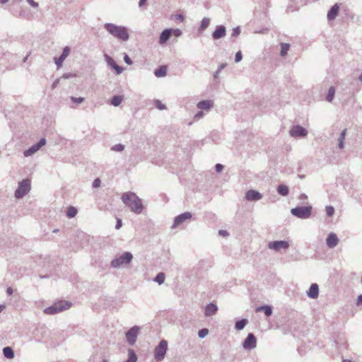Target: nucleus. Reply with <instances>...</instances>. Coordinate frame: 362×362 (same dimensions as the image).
Masks as SVG:
<instances>
[{
  "mask_svg": "<svg viewBox=\"0 0 362 362\" xmlns=\"http://www.w3.org/2000/svg\"><path fill=\"white\" fill-rule=\"evenodd\" d=\"M123 202L128 206L132 211L140 214L143 206L141 199L133 192H126L122 197Z\"/></svg>",
  "mask_w": 362,
  "mask_h": 362,
  "instance_id": "obj_1",
  "label": "nucleus"
},
{
  "mask_svg": "<svg viewBox=\"0 0 362 362\" xmlns=\"http://www.w3.org/2000/svg\"><path fill=\"white\" fill-rule=\"evenodd\" d=\"M105 28L111 35L119 40L126 41L129 38L127 29L124 27L117 26L112 23H106Z\"/></svg>",
  "mask_w": 362,
  "mask_h": 362,
  "instance_id": "obj_2",
  "label": "nucleus"
},
{
  "mask_svg": "<svg viewBox=\"0 0 362 362\" xmlns=\"http://www.w3.org/2000/svg\"><path fill=\"white\" fill-rule=\"evenodd\" d=\"M71 306V303L65 301V300H61L56 303H54L53 305L47 308L44 310V313L47 315H54L60 312H62L64 310H68Z\"/></svg>",
  "mask_w": 362,
  "mask_h": 362,
  "instance_id": "obj_3",
  "label": "nucleus"
},
{
  "mask_svg": "<svg viewBox=\"0 0 362 362\" xmlns=\"http://www.w3.org/2000/svg\"><path fill=\"white\" fill-rule=\"evenodd\" d=\"M291 213L295 216L300 218H308L311 215V207L310 206H300L291 209Z\"/></svg>",
  "mask_w": 362,
  "mask_h": 362,
  "instance_id": "obj_4",
  "label": "nucleus"
},
{
  "mask_svg": "<svg viewBox=\"0 0 362 362\" xmlns=\"http://www.w3.org/2000/svg\"><path fill=\"white\" fill-rule=\"evenodd\" d=\"M132 255L130 252H126L119 257L112 260L111 264L113 267H119L122 264H129L132 259Z\"/></svg>",
  "mask_w": 362,
  "mask_h": 362,
  "instance_id": "obj_5",
  "label": "nucleus"
},
{
  "mask_svg": "<svg viewBox=\"0 0 362 362\" xmlns=\"http://www.w3.org/2000/svg\"><path fill=\"white\" fill-rule=\"evenodd\" d=\"M167 349H168L167 341L165 340H162L155 349L154 354H155L156 359L158 361L163 360L165 357Z\"/></svg>",
  "mask_w": 362,
  "mask_h": 362,
  "instance_id": "obj_6",
  "label": "nucleus"
},
{
  "mask_svg": "<svg viewBox=\"0 0 362 362\" xmlns=\"http://www.w3.org/2000/svg\"><path fill=\"white\" fill-rule=\"evenodd\" d=\"M30 180H24L19 183L18 188L16 189L15 192V196L16 198L23 197L25 194H27L30 191Z\"/></svg>",
  "mask_w": 362,
  "mask_h": 362,
  "instance_id": "obj_7",
  "label": "nucleus"
},
{
  "mask_svg": "<svg viewBox=\"0 0 362 362\" xmlns=\"http://www.w3.org/2000/svg\"><path fill=\"white\" fill-rule=\"evenodd\" d=\"M269 248L274 250L275 251H280L281 250H286L289 247V243L285 240L270 242L268 245Z\"/></svg>",
  "mask_w": 362,
  "mask_h": 362,
  "instance_id": "obj_8",
  "label": "nucleus"
},
{
  "mask_svg": "<svg viewBox=\"0 0 362 362\" xmlns=\"http://www.w3.org/2000/svg\"><path fill=\"white\" fill-rule=\"evenodd\" d=\"M139 327L134 326L132 327L127 333L126 337L129 344H134L136 341Z\"/></svg>",
  "mask_w": 362,
  "mask_h": 362,
  "instance_id": "obj_9",
  "label": "nucleus"
},
{
  "mask_svg": "<svg viewBox=\"0 0 362 362\" xmlns=\"http://www.w3.org/2000/svg\"><path fill=\"white\" fill-rule=\"evenodd\" d=\"M46 144L45 139L42 138L40 140L39 143L33 145L29 149L24 151V156L25 157L30 156L33 155L34 153L37 152L42 146H45Z\"/></svg>",
  "mask_w": 362,
  "mask_h": 362,
  "instance_id": "obj_10",
  "label": "nucleus"
},
{
  "mask_svg": "<svg viewBox=\"0 0 362 362\" xmlns=\"http://www.w3.org/2000/svg\"><path fill=\"white\" fill-rule=\"evenodd\" d=\"M192 218V214L189 212H185L177 216L174 221V223L172 228H175L182 224L185 221L189 220Z\"/></svg>",
  "mask_w": 362,
  "mask_h": 362,
  "instance_id": "obj_11",
  "label": "nucleus"
},
{
  "mask_svg": "<svg viewBox=\"0 0 362 362\" xmlns=\"http://www.w3.org/2000/svg\"><path fill=\"white\" fill-rule=\"evenodd\" d=\"M257 340L253 334H249L245 339L243 346L246 349H252L256 346Z\"/></svg>",
  "mask_w": 362,
  "mask_h": 362,
  "instance_id": "obj_12",
  "label": "nucleus"
},
{
  "mask_svg": "<svg viewBox=\"0 0 362 362\" xmlns=\"http://www.w3.org/2000/svg\"><path fill=\"white\" fill-rule=\"evenodd\" d=\"M105 58L107 64L110 66L113 69H115L117 74H119L122 72L123 68L118 66L112 57L105 54Z\"/></svg>",
  "mask_w": 362,
  "mask_h": 362,
  "instance_id": "obj_13",
  "label": "nucleus"
},
{
  "mask_svg": "<svg viewBox=\"0 0 362 362\" xmlns=\"http://www.w3.org/2000/svg\"><path fill=\"white\" fill-rule=\"evenodd\" d=\"M290 134L293 136H305L307 134V131L300 126H294L291 129Z\"/></svg>",
  "mask_w": 362,
  "mask_h": 362,
  "instance_id": "obj_14",
  "label": "nucleus"
},
{
  "mask_svg": "<svg viewBox=\"0 0 362 362\" xmlns=\"http://www.w3.org/2000/svg\"><path fill=\"white\" fill-rule=\"evenodd\" d=\"M339 243V239L335 233H331L327 238V245L329 247H334Z\"/></svg>",
  "mask_w": 362,
  "mask_h": 362,
  "instance_id": "obj_15",
  "label": "nucleus"
},
{
  "mask_svg": "<svg viewBox=\"0 0 362 362\" xmlns=\"http://www.w3.org/2000/svg\"><path fill=\"white\" fill-rule=\"evenodd\" d=\"M245 197L249 201H255L260 199L262 198V195L255 190H249L246 193Z\"/></svg>",
  "mask_w": 362,
  "mask_h": 362,
  "instance_id": "obj_16",
  "label": "nucleus"
},
{
  "mask_svg": "<svg viewBox=\"0 0 362 362\" xmlns=\"http://www.w3.org/2000/svg\"><path fill=\"white\" fill-rule=\"evenodd\" d=\"M339 11V4H336L334 5L332 8L327 13V18L329 21L334 20L336 16L338 15Z\"/></svg>",
  "mask_w": 362,
  "mask_h": 362,
  "instance_id": "obj_17",
  "label": "nucleus"
},
{
  "mask_svg": "<svg viewBox=\"0 0 362 362\" xmlns=\"http://www.w3.org/2000/svg\"><path fill=\"white\" fill-rule=\"evenodd\" d=\"M319 289L317 284H313L309 291H308V296L311 298H316L318 296Z\"/></svg>",
  "mask_w": 362,
  "mask_h": 362,
  "instance_id": "obj_18",
  "label": "nucleus"
},
{
  "mask_svg": "<svg viewBox=\"0 0 362 362\" xmlns=\"http://www.w3.org/2000/svg\"><path fill=\"white\" fill-rule=\"evenodd\" d=\"M170 30L165 29L164 30L162 33L160 34V38H159V43L160 45L165 44L168 40L170 37Z\"/></svg>",
  "mask_w": 362,
  "mask_h": 362,
  "instance_id": "obj_19",
  "label": "nucleus"
},
{
  "mask_svg": "<svg viewBox=\"0 0 362 362\" xmlns=\"http://www.w3.org/2000/svg\"><path fill=\"white\" fill-rule=\"evenodd\" d=\"M226 34V30L224 26H219L216 28V30L213 33V37L214 39H219L223 37Z\"/></svg>",
  "mask_w": 362,
  "mask_h": 362,
  "instance_id": "obj_20",
  "label": "nucleus"
},
{
  "mask_svg": "<svg viewBox=\"0 0 362 362\" xmlns=\"http://www.w3.org/2000/svg\"><path fill=\"white\" fill-rule=\"evenodd\" d=\"M213 105L211 100H203L197 104V107L202 110H209Z\"/></svg>",
  "mask_w": 362,
  "mask_h": 362,
  "instance_id": "obj_21",
  "label": "nucleus"
},
{
  "mask_svg": "<svg viewBox=\"0 0 362 362\" xmlns=\"http://www.w3.org/2000/svg\"><path fill=\"white\" fill-rule=\"evenodd\" d=\"M217 310V307L216 305L211 303L208 305L205 308V315L206 316H211L214 315Z\"/></svg>",
  "mask_w": 362,
  "mask_h": 362,
  "instance_id": "obj_22",
  "label": "nucleus"
},
{
  "mask_svg": "<svg viewBox=\"0 0 362 362\" xmlns=\"http://www.w3.org/2000/svg\"><path fill=\"white\" fill-rule=\"evenodd\" d=\"M262 311L267 316H270L272 313V308L269 305H264L261 307H258L256 309V312Z\"/></svg>",
  "mask_w": 362,
  "mask_h": 362,
  "instance_id": "obj_23",
  "label": "nucleus"
},
{
  "mask_svg": "<svg viewBox=\"0 0 362 362\" xmlns=\"http://www.w3.org/2000/svg\"><path fill=\"white\" fill-rule=\"evenodd\" d=\"M167 73V67L165 66H161L159 69H156L154 72L157 77L165 76Z\"/></svg>",
  "mask_w": 362,
  "mask_h": 362,
  "instance_id": "obj_24",
  "label": "nucleus"
},
{
  "mask_svg": "<svg viewBox=\"0 0 362 362\" xmlns=\"http://www.w3.org/2000/svg\"><path fill=\"white\" fill-rule=\"evenodd\" d=\"M4 355L5 357L8 358H13L14 357V354L12 349L9 346H6L3 349Z\"/></svg>",
  "mask_w": 362,
  "mask_h": 362,
  "instance_id": "obj_25",
  "label": "nucleus"
},
{
  "mask_svg": "<svg viewBox=\"0 0 362 362\" xmlns=\"http://www.w3.org/2000/svg\"><path fill=\"white\" fill-rule=\"evenodd\" d=\"M278 192L282 196H286L288 194V188L286 185H281L278 187Z\"/></svg>",
  "mask_w": 362,
  "mask_h": 362,
  "instance_id": "obj_26",
  "label": "nucleus"
},
{
  "mask_svg": "<svg viewBox=\"0 0 362 362\" xmlns=\"http://www.w3.org/2000/svg\"><path fill=\"white\" fill-rule=\"evenodd\" d=\"M77 214V209L74 206H70L67 209L66 216L69 218H73Z\"/></svg>",
  "mask_w": 362,
  "mask_h": 362,
  "instance_id": "obj_27",
  "label": "nucleus"
},
{
  "mask_svg": "<svg viewBox=\"0 0 362 362\" xmlns=\"http://www.w3.org/2000/svg\"><path fill=\"white\" fill-rule=\"evenodd\" d=\"M122 96L115 95L112 98L111 104L114 106H118L122 103Z\"/></svg>",
  "mask_w": 362,
  "mask_h": 362,
  "instance_id": "obj_28",
  "label": "nucleus"
},
{
  "mask_svg": "<svg viewBox=\"0 0 362 362\" xmlns=\"http://www.w3.org/2000/svg\"><path fill=\"white\" fill-rule=\"evenodd\" d=\"M335 94V88L332 86L329 88L328 94L327 95V100L329 102H332Z\"/></svg>",
  "mask_w": 362,
  "mask_h": 362,
  "instance_id": "obj_29",
  "label": "nucleus"
},
{
  "mask_svg": "<svg viewBox=\"0 0 362 362\" xmlns=\"http://www.w3.org/2000/svg\"><path fill=\"white\" fill-rule=\"evenodd\" d=\"M290 48L289 44L287 43H283L281 46V55L285 56L287 54V52Z\"/></svg>",
  "mask_w": 362,
  "mask_h": 362,
  "instance_id": "obj_30",
  "label": "nucleus"
},
{
  "mask_svg": "<svg viewBox=\"0 0 362 362\" xmlns=\"http://www.w3.org/2000/svg\"><path fill=\"white\" fill-rule=\"evenodd\" d=\"M246 324H247L246 320H239L235 323V328L238 330H240L244 328V327L245 326Z\"/></svg>",
  "mask_w": 362,
  "mask_h": 362,
  "instance_id": "obj_31",
  "label": "nucleus"
},
{
  "mask_svg": "<svg viewBox=\"0 0 362 362\" xmlns=\"http://www.w3.org/2000/svg\"><path fill=\"white\" fill-rule=\"evenodd\" d=\"M209 23H210V20L209 18H204L202 21L200 29L202 30H205L209 25Z\"/></svg>",
  "mask_w": 362,
  "mask_h": 362,
  "instance_id": "obj_32",
  "label": "nucleus"
},
{
  "mask_svg": "<svg viewBox=\"0 0 362 362\" xmlns=\"http://www.w3.org/2000/svg\"><path fill=\"white\" fill-rule=\"evenodd\" d=\"M155 281L159 284H161L165 281V274L163 273H159L155 278Z\"/></svg>",
  "mask_w": 362,
  "mask_h": 362,
  "instance_id": "obj_33",
  "label": "nucleus"
},
{
  "mask_svg": "<svg viewBox=\"0 0 362 362\" xmlns=\"http://www.w3.org/2000/svg\"><path fill=\"white\" fill-rule=\"evenodd\" d=\"M65 59L66 57L62 54L58 59H55V63L58 68H60L62 66V63Z\"/></svg>",
  "mask_w": 362,
  "mask_h": 362,
  "instance_id": "obj_34",
  "label": "nucleus"
},
{
  "mask_svg": "<svg viewBox=\"0 0 362 362\" xmlns=\"http://www.w3.org/2000/svg\"><path fill=\"white\" fill-rule=\"evenodd\" d=\"M325 211H326L327 215L329 217L332 216L334 213V207H332L331 206H326Z\"/></svg>",
  "mask_w": 362,
  "mask_h": 362,
  "instance_id": "obj_35",
  "label": "nucleus"
},
{
  "mask_svg": "<svg viewBox=\"0 0 362 362\" xmlns=\"http://www.w3.org/2000/svg\"><path fill=\"white\" fill-rule=\"evenodd\" d=\"M170 35L175 37H179L182 35V31L180 29H170Z\"/></svg>",
  "mask_w": 362,
  "mask_h": 362,
  "instance_id": "obj_36",
  "label": "nucleus"
},
{
  "mask_svg": "<svg viewBox=\"0 0 362 362\" xmlns=\"http://www.w3.org/2000/svg\"><path fill=\"white\" fill-rule=\"evenodd\" d=\"M209 333V330L206 328L202 329L199 331V337L201 338H204L205 336H206Z\"/></svg>",
  "mask_w": 362,
  "mask_h": 362,
  "instance_id": "obj_37",
  "label": "nucleus"
},
{
  "mask_svg": "<svg viewBox=\"0 0 362 362\" xmlns=\"http://www.w3.org/2000/svg\"><path fill=\"white\" fill-rule=\"evenodd\" d=\"M71 99L72 102H74L75 103H81L83 102V100H84V98L82 97H79V98L71 97Z\"/></svg>",
  "mask_w": 362,
  "mask_h": 362,
  "instance_id": "obj_38",
  "label": "nucleus"
},
{
  "mask_svg": "<svg viewBox=\"0 0 362 362\" xmlns=\"http://www.w3.org/2000/svg\"><path fill=\"white\" fill-rule=\"evenodd\" d=\"M156 107L159 110H163L165 108V106L159 100H156L155 102Z\"/></svg>",
  "mask_w": 362,
  "mask_h": 362,
  "instance_id": "obj_39",
  "label": "nucleus"
},
{
  "mask_svg": "<svg viewBox=\"0 0 362 362\" xmlns=\"http://www.w3.org/2000/svg\"><path fill=\"white\" fill-rule=\"evenodd\" d=\"M112 149L114 151H122V150H124V146L122 144H117V145L114 146L112 148Z\"/></svg>",
  "mask_w": 362,
  "mask_h": 362,
  "instance_id": "obj_40",
  "label": "nucleus"
},
{
  "mask_svg": "<svg viewBox=\"0 0 362 362\" xmlns=\"http://www.w3.org/2000/svg\"><path fill=\"white\" fill-rule=\"evenodd\" d=\"M242 53L240 51L238 52L235 54V62H239L242 59Z\"/></svg>",
  "mask_w": 362,
  "mask_h": 362,
  "instance_id": "obj_41",
  "label": "nucleus"
},
{
  "mask_svg": "<svg viewBox=\"0 0 362 362\" xmlns=\"http://www.w3.org/2000/svg\"><path fill=\"white\" fill-rule=\"evenodd\" d=\"M175 20H178L181 22H183L185 20L184 16L182 14H176L174 16Z\"/></svg>",
  "mask_w": 362,
  "mask_h": 362,
  "instance_id": "obj_42",
  "label": "nucleus"
},
{
  "mask_svg": "<svg viewBox=\"0 0 362 362\" xmlns=\"http://www.w3.org/2000/svg\"><path fill=\"white\" fill-rule=\"evenodd\" d=\"M69 52H70V49L68 47H66L64 48V50H63V52L62 54L64 57H66L69 54Z\"/></svg>",
  "mask_w": 362,
  "mask_h": 362,
  "instance_id": "obj_43",
  "label": "nucleus"
},
{
  "mask_svg": "<svg viewBox=\"0 0 362 362\" xmlns=\"http://www.w3.org/2000/svg\"><path fill=\"white\" fill-rule=\"evenodd\" d=\"M100 185V180L99 178H96L93 183V187H98Z\"/></svg>",
  "mask_w": 362,
  "mask_h": 362,
  "instance_id": "obj_44",
  "label": "nucleus"
},
{
  "mask_svg": "<svg viewBox=\"0 0 362 362\" xmlns=\"http://www.w3.org/2000/svg\"><path fill=\"white\" fill-rule=\"evenodd\" d=\"M124 60L129 65L132 64V62L131 59L129 57V56L127 54L124 55Z\"/></svg>",
  "mask_w": 362,
  "mask_h": 362,
  "instance_id": "obj_45",
  "label": "nucleus"
},
{
  "mask_svg": "<svg viewBox=\"0 0 362 362\" xmlns=\"http://www.w3.org/2000/svg\"><path fill=\"white\" fill-rule=\"evenodd\" d=\"M223 168V165H222L221 164H216V172L219 173L221 172Z\"/></svg>",
  "mask_w": 362,
  "mask_h": 362,
  "instance_id": "obj_46",
  "label": "nucleus"
},
{
  "mask_svg": "<svg viewBox=\"0 0 362 362\" xmlns=\"http://www.w3.org/2000/svg\"><path fill=\"white\" fill-rule=\"evenodd\" d=\"M240 33V30L239 28H236L235 29H233V34L232 35L233 36H237L238 35H239Z\"/></svg>",
  "mask_w": 362,
  "mask_h": 362,
  "instance_id": "obj_47",
  "label": "nucleus"
},
{
  "mask_svg": "<svg viewBox=\"0 0 362 362\" xmlns=\"http://www.w3.org/2000/svg\"><path fill=\"white\" fill-rule=\"evenodd\" d=\"M121 227H122V220L118 218L117 221V224H116L115 228L117 229H119Z\"/></svg>",
  "mask_w": 362,
  "mask_h": 362,
  "instance_id": "obj_48",
  "label": "nucleus"
},
{
  "mask_svg": "<svg viewBox=\"0 0 362 362\" xmlns=\"http://www.w3.org/2000/svg\"><path fill=\"white\" fill-rule=\"evenodd\" d=\"M27 1L33 7H37L38 5L34 0H27Z\"/></svg>",
  "mask_w": 362,
  "mask_h": 362,
  "instance_id": "obj_49",
  "label": "nucleus"
},
{
  "mask_svg": "<svg viewBox=\"0 0 362 362\" xmlns=\"http://www.w3.org/2000/svg\"><path fill=\"white\" fill-rule=\"evenodd\" d=\"M346 134V129H344L341 133L339 139H345Z\"/></svg>",
  "mask_w": 362,
  "mask_h": 362,
  "instance_id": "obj_50",
  "label": "nucleus"
},
{
  "mask_svg": "<svg viewBox=\"0 0 362 362\" xmlns=\"http://www.w3.org/2000/svg\"><path fill=\"white\" fill-rule=\"evenodd\" d=\"M344 139H339V147L340 148H344Z\"/></svg>",
  "mask_w": 362,
  "mask_h": 362,
  "instance_id": "obj_51",
  "label": "nucleus"
},
{
  "mask_svg": "<svg viewBox=\"0 0 362 362\" xmlns=\"http://www.w3.org/2000/svg\"><path fill=\"white\" fill-rule=\"evenodd\" d=\"M356 304H357L358 305H362V294H361V295H360V296L358 297Z\"/></svg>",
  "mask_w": 362,
  "mask_h": 362,
  "instance_id": "obj_52",
  "label": "nucleus"
},
{
  "mask_svg": "<svg viewBox=\"0 0 362 362\" xmlns=\"http://www.w3.org/2000/svg\"><path fill=\"white\" fill-rule=\"evenodd\" d=\"M203 116V112H198L196 115H195V118L197 119H199L200 117H202Z\"/></svg>",
  "mask_w": 362,
  "mask_h": 362,
  "instance_id": "obj_53",
  "label": "nucleus"
},
{
  "mask_svg": "<svg viewBox=\"0 0 362 362\" xmlns=\"http://www.w3.org/2000/svg\"><path fill=\"white\" fill-rule=\"evenodd\" d=\"M6 291L8 295H11L13 293V289L11 287H8Z\"/></svg>",
  "mask_w": 362,
  "mask_h": 362,
  "instance_id": "obj_54",
  "label": "nucleus"
},
{
  "mask_svg": "<svg viewBox=\"0 0 362 362\" xmlns=\"http://www.w3.org/2000/svg\"><path fill=\"white\" fill-rule=\"evenodd\" d=\"M146 0H140L139 1V6H141L144 5L146 3Z\"/></svg>",
  "mask_w": 362,
  "mask_h": 362,
  "instance_id": "obj_55",
  "label": "nucleus"
},
{
  "mask_svg": "<svg viewBox=\"0 0 362 362\" xmlns=\"http://www.w3.org/2000/svg\"><path fill=\"white\" fill-rule=\"evenodd\" d=\"M219 233L224 236L226 235V231L225 230H220Z\"/></svg>",
  "mask_w": 362,
  "mask_h": 362,
  "instance_id": "obj_56",
  "label": "nucleus"
},
{
  "mask_svg": "<svg viewBox=\"0 0 362 362\" xmlns=\"http://www.w3.org/2000/svg\"><path fill=\"white\" fill-rule=\"evenodd\" d=\"M5 307L4 305H0V313L4 310Z\"/></svg>",
  "mask_w": 362,
  "mask_h": 362,
  "instance_id": "obj_57",
  "label": "nucleus"
},
{
  "mask_svg": "<svg viewBox=\"0 0 362 362\" xmlns=\"http://www.w3.org/2000/svg\"><path fill=\"white\" fill-rule=\"evenodd\" d=\"M359 80L362 81V74L359 76Z\"/></svg>",
  "mask_w": 362,
  "mask_h": 362,
  "instance_id": "obj_58",
  "label": "nucleus"
},
{
  "mask_svg": "<svg viewBox=\"0 0 362 362\" xmlns=\"http://www.w3.org/2000/svg\"><path fill=\"white\" fill-rule=\"evenodd\" d=\"M342 362H352V361H351L349 360H344Z\"/></svg>",
  "mask_w": 362,
  "mask_h": 362,
  "instance_id": "obj_59",
  "label": "nucleus"
},
{
  "mask_svg": "<svg viewBox=\"0 0 362 362\" xmlns=\"http://www.w3.org/2000/svg\"><path fill=\"white\" fill-rule=\"evenodd\" d=\"M223 67H224V65H223V64L221 65V66H220V69H222Z\"/></svg>",
  "mask_w": 362,
  "mask_h": 362,
  "instance_id": "obj_60",
  "label": "nucleus"
}]
</instances>
